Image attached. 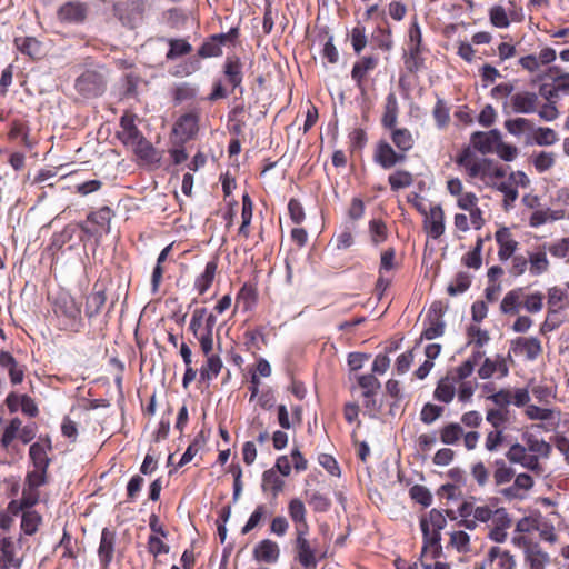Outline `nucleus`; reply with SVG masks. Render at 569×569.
<instances>
[{"label":"nucleus","instance_id":"58836bf2","mask_svg":"<svg viewBox=\"0 0 569 569\" xmlns=\"http://www.w3.org/2000/svg\"><path fill=\"white\" fill-rule=\"evenodd\" d=\"M203 443H204V439L202 438V432H200L194 438V440L189 445V447L182 455V457L178 463V467H182V466L187 465L188 462H190Z\"/></svg>","mask_w":569,"mask_h":569},{"label":"nucleus","instance_id":"2f4dec72","mask_svg":"<svg viewBox=\"0 0 569 569\" xmlns=\"http://www.w3.org/2000/svg\"><path fill=\"white\" fill-rule=\"evenodd\" d=\"M471 280L470 274L467 272H458L455 277V280L449 283L447 288V292L450 296H456L458 293L465 292L470 287Z\"/></svg>","mask_w":569,"mask_h":569},{"label":"nucleus","instance_id":"1a4fd4ad","mask_svg":"<svg viewBox=\"0 0 569 569\" xmlns=\"http://www.w3.org/2000/svg\"><path fill=\"white\" fill-rule=\"evenodd\" d=\"M538 94L530 91H519L511 94L510 104L516 113H532L537 110Z\"/></svg>","mask_w":569,"mask_h":569},{"label":"nucleus","instance_id":"a878e982","mask_svg":"<svg viewBox=\"0 0 569 569\" xmlns=\"http://www.w3.org/2000/svg\"><path fill=\"white\" fill-rule=\"evenodd\" d=\"M169 50L166 54L167 60H176L179 57L191 52V44L183 39H167Z\"/></svg>","mask_w":569,"mask_h":569},{"label":"nucleus","instance_id":"f3484780","mask_svg":"<svg viewBox=\"0 0 569 569\" xmlns=\"http://www.w3.org/2000/svg\"><path fill=\"white\" fill-rule=\"evenodd\" d=\"M121 132L118 133L119 138L124 144H131L140 139L142 133L134 123V117L132 114H123L120 118Z\"/></svg>","mask_w":569,"mask_h":569},{"label":"nucleus","instance_id":"cd10ccee","mask_svg":"<svg viewBox=\"0 0 569 569\" xmlns=\"http://www.w3.org/2000/svg\"><path fill=\"white\" fill-rule=\"evenodd\" d=\"M112 217L113 211L109 207L104 206L98 211L90 212L87 217V220L101 228H106V231L109 232Z\"/></svg>","mask_w":569,"mask_h":569},{"label":"nucleus","instance_id":"37998d69","mask_svg":"<svg viewBox=\"0 0 569 569\" xmlns=\"http://www.w3.org/2000/svg\"><path fill=\"white\" fill-rule=\"evenodd\" d=\"M491 161L488 159H482L479 162H470L465 166L468 171L470 178L481 177L485 178L489 173V167Z\"/></svg>","mask_w":569,"mask_h":569},{"label":"nucleus","instance_id":"13d9d810","mask_svg":"<svg viewBox=\"0 0 569 569\" xmlns=\"http://www.w3.org/2000/svg\"><path fill=\"white\" fill-rule=\"evenodd\" d=\"M266 508L264 506H258L256 510L251 513L249 517L247 523L242 527L241 533L247 535L250 532L253 528L258 526V523L261 521L263 515H264Z\"/></svg>","mask_w":569,"mask_h":569},{"label":"nucleus","instance_id":"ea45409f","mask_svg":"<svg viewBox=\"0 0 569 569\" xmlns=\"http://www.w3.org/2000/svg\"><path fill=\"white\" fill-rule=\"evenodd\" d=\"M198 54L201 58H212L222 54V49L219 42L211 36L198 50Z\"/></svg>","mask_w":569,"mask_h":569},{"label":"nucleus","instance_id":"aec40b11","mask_svg":"<svg viewBox=\"0 0 569 569\" xmlns=\"http://www.w3.org/2000/svg\"><path fill=\"white\" fill-rule=\"evenodd\" d=\"M489 563L495 569H515L516 560L509 551L501 550L499 547L489 549Z\"/></svg>","mask_w":569,"mask_h":569},{"label":"nucleus","instance_id":"b1692460","mask_svg":"<svg viewBox=\"0 0 569 569\" xmlns=\"http://www.w3.org/2000/svg\"><path fill=\"white\" fill-rule=\"evenodd\" d=\"M455 382L456 378H449L448 376L442 378L435 390V398L445 403H449L455 396Z\"/></svg>","mask_w":569,"mask_h":569},{"label":"nucleus","instance_id":"4be33fe9","mask_svg":"<svg viewBox=\"0 0 569 569\" xmlns=\"http://www.w3.org/2000/svg\"><path fill=\"white\" fill-rule=\"evenodd\" d=\"M57 309L61 315L71 320L78 319L81 313L80 306L69 295H63L57 300Z\"/></svg>","mask_w":569,"mask_h":569},{"label":"nucleus","instance_id":"680f3d73","mask_svg":"<svg viewBox=\"0 0 569 569\" xmlns=\"http://www.w3.org/2000/svg\"><path fill=\"white\" fill-rule=\"evenodd\" d=\"M555 163V158L551 152L541 151L535 159V167L539 172L547 171Z\"/></svg>","mask_w":569,"mask_h":569},{"label":"nucleus","instance_id":"5fc2aeb1","mask_svg":"<svg viewBox=\"0 0 569 569\" xmlns=\"http://www.w3.org/2000/svg\"><path fill=\"white\" fill-rule=\"evenodd\" d=\"M526 412L530 419L542 421H549L553 416V411L551 409L540 408L535 405L529 406Z\"/></svg>","mask_w":569,"mask_h":569},{"label":"nucleus","instance_id":"864d4df0","mask_svg":"<svg viewBox=\"0 0 569 569\" xmlns=\"http://www.w3.org/2000/svg\"><path fill=\"white\" fill-rule=\"evenodd\" d=\"M530 127V122L526 118L510 119L505 122V128L509 133L520 136L525 129Z\"/></svg>","mask_w":569,"mask_h":569},{"label":"nucleus","instance_id":"a19ab883","mask_svg":"<svg viewBox=\"0 0 569 569\" xmlns=\"http://www.w3.org/2000/svg\"><path fill=\"white\" fill-rule=\"evenodd\" d=\"M305 513L306 509L300 500L293 499L290 501L289 515L291 519L297 523V528L300 527L302 529V526H305Z\"/></svg>","mask_w":569,"mask_h":569},{"label":"nucleus","instance_id":"bf43d9fd","mask_svg":"<svg viewBox=\"0 0 569 569\" xmlns=\"http://www.w3.org/2000/svg\"><path fill=\"white\" fill-rule=\"evenodd\" d=\"M433 117L439 124V127H443L449 121V109L447 108L443 100L438 99L435 108H433Z\"/></svg>","mask_w":569,"mask_h":569},{"label":"nucleus","instance_id":"c85d7f7f","mask_svg":"<svg viewBox=\"0 0 569 569\" xmlns=\"http://www.w3.org/2000/svg\"><path fill=\"white\" fill-rule=\"evenodd\" d=\"M207 361L206 365L201 368L200 375L202 379H212V377H217L222 368V361L218 355L206 356Z\"/></svg>","mask_w":569,"mask_h":569},{"label":"nucleus","instance_id":"72a5a7b5","mask_svg":"<svg viewBox=\"0 0 569 569\" xmlns=\"http://www.w3.org/2000/svg\"><path fill=\"white\" fill-rule=\"evenodd\" d=\"M397 114H398V106L396 97L391 93L387 98V104L385 114L382 118V123L386 128H392L395 127L397 122Z\"/></svg>","mask_w":569,"mask_h":569},{"label":"nucleus","instance_id":"79ce46f5","mask_svg":"<svg viewBox=\"0 0 569 569\" xmlns=\"http://www.w3.org/2000/svg\"><path fill=\"white\" fill-rule=\"evenodd\" d=\"M443 412V408L432 403H426L421 410L420 418L426 425H431Z\"/></svg>","mask_w":569,"mask_h":569},{"label":"nucleus","instance_id":"f704fd0d","mask_svg":"<svg viewBox=\"0 0 569 569\" xmlns=\"http://www.w3.org/2000/svg\"><path fill=\"white\" fill-rule=\"evenodd\" d=\"M16 46L22 53H26L32 58L40 53V42L34 38H17Z\"/></svg>","mask_w":569,"mask_h":569},{"label":"nucleus","instance_id":"39448f33","mask_svg":"<svg viewBox=\"0 0 569 569\" xmlns=\"http://www.w3.org/2000/svg\"><path fill=\"white\" fill-rule=\"evenodd\" d=\"M46 443L47 448L40 442H34L29 449V456L36 468L34 476L39 477V480L33 482L36 486H42L46 482V472L50 463L47 449L51 450V441L49 437L46 438Z\"/></svg>","mask_w":569,"mask_h":569},{"label":"nucleus","instance_id":"c756f323","mask_svg":"<svg viewBox=\"0 0 569 569\" xmlns=\"http://www.w3.org/2000/svg\"><path fill=\"white\" fill-rule=\"evenodd\" d=\"M530 273L539 276L546 272L549 268V261L546 252L539 251L529 254Z\"/></svg>","mask_w":569,"mask_h":569},{"label":"nucleus","instance_id":"423d86ee","mask_svg":"<svg viewBox=\"0 0 569 569\" xmlns=\"http://www.w3.org/2000/svg\"><path fill=\"white\" fill-rule=\"evenodd\" d=\"M222 72L227 82L232 87V90L240 89V93H242L243 89L241 83L243 80V63L240 58L236 56L227 57L222 67Z\"/></svg>","mask_w":569,"mask_h":569},{"label":"nucleus","instance_id":"de8ad7c7","mask_svg":"<svg viewBox=\"0 0 569 569\" xmlns=\"http://www.w3.org/2000/svg\"><path fill=\"white\" fill-rule=\"evenodd\" d=\"M412 182L411 174L406 171H397L389 176V183L393 190L409 187Z\"/></svg>","mask_w":569,"mask_h":569},{"label":"nucleus","instance_id":"338daca9","mask_svg":"<svg viewBox=\"0 0 569 569\" xmlns=\"http://www.w3.org/2000/svg\"><path fill=\"white\" fill-rule=\"evenodd\" d=\"M495 151L498 153V156L503 159L505 161H512L517 156V148L511 144H507L502 142L500 139V142L497 144Z\"/></svg>","mask_w":569,"mask_h":569},{"label":"nucleus","instance_id":"393cba45","mask_svg":"<svg viewBox=\"0 0 569 569\" xmlns=\"http://www.w3.org/2000/svg\"><path fill=\"white\" fill-rule=\"evenodd\" d=\"M357 381L363 390L362 396L365 398L375 397L381 388L380 381L372 373L358 376Z\"/></svg>","mask_w":569,"mask_h":569},{"label":"nucleus","instance_id":"20e7f679","mask_svg":"<svg viewBox=\"0 0 569 569\" xmlns=\"http://www.w3.org/2000/svg\"><path fill=\"white\" fill-rule=\"evenodd\" d=\"M89 13V6L79 0H72L61 4L57 11V18L64 24L83 23Z\"/></svg>","mask_w":569,"mask_h":569},{"label":"nucleus","instance_id":"0e129e2a","mask_svg":"<svg viewBox=\"0 0 569 569\" xmlns=\"http://www.w3.org/2000/svg\"><path fill=\"white\" fill-rule=\"evenodd\" d=\"M148 549L153 556L169 552V546L154 535H151L148 539Z\"/></svg>","mask_w":569,"mask_h":569},{"label":"nucleus","instance_id":"774afa93","mask_svg":"<svg viewBox=\"0 0 569 569\" xmlns=\"http://www.w3.org/2000/svg\"><path fill=\"white\" fill-rule=\"evenodd\" d=\"M543 296L540 292L532 293L527 297L525 308L529 312H538L542 309Z\"/></svg>","mask_w":569,"mask_h":569},{"label":"nucleus","instance_id":"a18cd8bd","mask_svg":"<svg viewBox=\"0 0 569 569\" xmlns=\"http://www.w3.org/2000/svg\"><path fill=\"white\" fill-rule=\"evenodd\" d=\"M419 54L420 48H418V46H411L409 53L405 56V64L410 72H416L420 69L422 61Z\"/></svg>","mask_w":569,"mask_h":569},{"label":"nucleus","instance_id":"0eeeda50","mask_svg":"<svg viewBox=\"0 0 569 569\" xmlns=\"http://www.w3.org/2000/svg\"><path fill=\"white\" fill-rule=\"evenodd\" d=\"M501 134L499 130L493 129L488 132L476 131L471 134L470 141L475 149L482 154L495 151L497 144L500 142Z\"/></svg>","mask_w":569,"mask_h":569},{"label":"nucleus","instance_id":"09e8293b","mask_svg":"<svg viewBox=\"0 0 569 569\" xmlns=\"http://www.w3.org/2000/svg\"><path fill=\"white\" fill-rule=\"evenodd\" d=\"M490 21L498 28H507L510 23L506 10L501 6H495L491 8Z\"/></svg>","mask_w":569,"mask_h":569},{"label":"nucleus","instance_id":"f257e3e1","mask_svg":"<svg viewBox=\"0 0 569 569\" xmlns=\"http://www.w3.org/2000/svg\"><path fill=\"white\" fill-rule=\"evenodd\" d=\"M447 520L442 511L431 509L427 517L420 519V527L423 536L422 553L430 550L432 557L437 558L441 553L440 531L446 527Z\"/></svg>","mask_w":569,"mask_h":569},{"label":"nucleus","instance_id":"e433bc0d","mask_svg":"<svg viewBox=\"0 0 569 569\" xmlns=\"http://www.w3.org/2000/svg\"><path fill=\"white\" fill-rule=\"evenodd\" d=\"M410 497L418 503L422 505L423 507H429L432 502V496L430 491L420 485H415L410 488Z\"/></svg>","mask_w":569,"mask_h":569},{"label":"nucleus","instance_id":"3c124183","mask_svg":"<svg viewBox=\"0 0 569 569\" xmlns=\"http://www.w3.org/2000/svg\"><path fill=\"white\" fill-rule=\"evenodd\" d=\"M197 90L196 88L189 86L188 83H183L178 86L173 91V99L177 103H181L187 100H191L196 97Z\"/></svg>","mask_w":569,"mask_h":569},{"label":"nucleus","instance_id":"49530a36","mask_svg":"<svg viewBox=\"0 0 569 569\" xmlns=\"http://www.w3.org/2000/svg\"><path fill=\"white\" fill-rule=\"evenodd\" d=\"M495 481L497 485L509 482L513 477V470L506 466L503 460L496 461Z\"/></svg>","mask_w":569,"mask_h":569},{"label":"nucleus","instance_id":"6e6552de","mask_svg":"<svg viewBox=\"0 0 569 569\" xmlns=\"http://www.w3.org/2000/svg\"><path fill=\"white\" fill-rule=\"evenodd\" d=\"M199 116L196 112L182 114L173 126V133L182 142L190 140L198 132Z\"/></svg>","mask_w":569,"mask_h":569},{"label":"nucleus","instance_id":"7c9ffc66","mask_svg":"<svg viewBox=\"0 0 569 569\" xmlns=\"http://www.w3.org/2000/svg\"><path fill=\"white\" fill-rule=\"evenodd\" d=\"M463 435V429L459 423H449L440 432V439L445 445H455Z\"/></svg>","mask_w":569,"mask_h":569},{"label":"nucleus","instance_id":"8fccbe9b","mask_svg":"<svg viewBox=\"0 0 569 569\" xmlns=\"http://www.w3.org/2000/svg\"><path fill=\"white\" fill-rule=\"evenodd\" d=\"M558 140L557 133L550 128H538L535 141L538 146H551Z\"/></svg>","mask_w":569,"mask_h":569},{"label":"nucleus","instance_id":"a211bd4d","mask_svg":"<svg viewBox=\"0 0 569 569\" xmlns=\"http://www.w3.org/2000/svg\"><path fill=\"white\" fill-rule=\"evenodd\" d=\"M515 352L526 355L529 360L536 359L542 351L540 341L535 338H517L512 341Z\"/></svg>","mask_w":569,"mask_h":569},{"label":"nucleus","instance_id":"ddd939ff","mask_svg":"<svg viewBox=\"0 0 569 569\" xmlns=\"http://www.w3.org/2000/svg\"><path fill=\"white\" fill-rule=\"evenodd\" d=\"M375 160L385 169H389L403 161L405 154L397 153L388 142L381 141L377 146Z\"/></svg>","mask_w":569,"mask_h":569},{"label":"nucleus","instance_id":"4d7b16f0","mask_svg":"<svg viewBox=\"0 0 569 569\" xmlns=\"http://www.w3.org/2000/svg\"><path fill=\"white\" fill-rule=\"evenodd\" d=\"M497 189L505 194V200H503L505 209L508 210V208L511 206L512 202L516 201V199L518 197L517 189L513 188L510 182H506V181L498 184Z\"/></svg>","mask_w":569,"mask_h":569},{"label":"nucleus","instance_id":"7ed1b4c3","mask_svg":"<svg viewBox=\"0 0 569 569\" xmlns=\"http://www.w3.org/2000/svg\"><path fill=\"white\" fill-rule=\"evenodd\" d=\"M74 88L83 98H96L106 90V77L99 70H86L77 79Z\"/></svg>","mask_w":569,"mask_h":569},{"label":"nucleus","instance_id":"c03bdc74","mask_svg":"<svg viewBox=\"0 0 569 569\" xmlns=\"http://www.w3.org/2000/svg\"><path fill=\"white\" fill-rule=\"evenodd\" d=\"M528 450L548 457L551 452V446L542 439H537L533 436L527 439Z\"/></svg>","mask_w":569,"mask_h":569},{"label":"nucleus","instance_id":"dca6fc26","mask_svg":"<svg viewBox=\"0 0 569 569\" xmlns=\"http://www.w3.org/2000/svg\"><path fill=\"white\" fill-rule=\"evenodd\" d=\"M107 296L103 288L98 289V283L94 284L93 291L87 296L84 312L88 318H93L101 312L102 307L106 305Z\"/></svg>","mask_w":569,"mask_h":569},{"label":"nucleus","instance_id":"e2e57ef3","mask_svg":"<svg viewBox=\"0 0 569 569\" xmlns=\"http://www.w3.org/2000/svg\"><path fill=\"white\" fill-rule=\"evenodd\" d=\"M527 456V448L520 443H515L506 453L507 459L512 463H521Z\"/></svg>","mask_w":569,"mask_h":569},{"label":"nucleus","instance_id":"052dcab7","mask_svg":"<svg viewBox=\"0 0 569 569\" xmlns=\"http://www.w3.org/2000/svg\"><path fill=\"white\" fill-rule=\"evenodd\" d=\"M568 299V293L566 290L553 287L548 291V305L550 307H558L559 309L563 308V306H559L562 301Z\"/></svg>","mask_w":569,"mask_h":569},{"label":"nucleus","instance_id":"5701e85b","mask_svg":"<svg viewBox=\"0 0 569 569\" xmlns=\"http://www.w3.org/2000/svg\"><path fill=\"white\" fill-rule=\"evenodd\" d=\"M218 264L216 261H209L204 271L196 279L194 286L200 295H203L212 284Z\"/></svg>","mask_w":569,"mask_h":569},{"label":"nucleus","instance_id":"6ab92c4d","mask_svg":"<svg viewBox=\"0 0 569 569\" xmlns=\"http://www.w3.org/2000/svg\"><path fill=\"white\" fill-rule=\"evenodd\" d=\"M525 551V561L529 565V569H545L550 562V557L542 551L538 543L527 546Z\"/></svg>","mask_w":569,"mask_h":569},{"label":"nucleus","instance_id":"412c9836","mask_svg":"<svg viewBox=\"0 0 569 569\" xmlns=\"http://www.w3.org/2000/svg\"><path fill=\"white\" fill-rule=\"evenodd\" d=\"M523 296V289L517 288L509 291L500 303V310L502 313L516 315L519 312L521 306V298Z\"/></svg>","mask_w":569,"mask_h":569},{"label":"nucleus","instance_id":"f8f14e48","mask_svg":"<svg viewBox=\"0 0 569 569\" xmlns=\"http://www.w3.org/2000/svg\"><path fill=\"white\" fill-rule=\"evenodd\" d=\"M116 533L109 528H103L98 549L99 560L103 568H108L113 558Z\"/></svg>","mask_w":569,"mask_h":569},{"label":"nucleus","instance_id":"9d476101","mask_svg":"<svg viewBox=\"0 0 569 569\" xmlns=\"http://www.w3.org/2000/svg\"><path fill=\"white\" fill-rule=\"evenodd\" d=\"M425 230L433 238L438 239L445 232V214L440 206H433L430 211L425 212Z\"/></svg>","mask_w":569,"mask_h":569},{"label":"nucleus","instance_id":"69168bd1","mask_svg":"<svg viewBox=\"0 0 569 569\" xmlns=\"http://www.w3.org/2000/svg\"><path fill=\"white\" fill-rule=\"evenodd\" d=\"M445 322L442 320H436L430 327L426 328L421 335V339L432 340L443 335Z\"/></svg>","mask_w":569,"mask_h":569},{"label":"nucleus","instance_id":"f03ea898","mask_svg":"<svg viewBox=\"0 0 569 569\" xmlns=\"http://www.w3.org/2000/svg\"><path fill=\"white\" fill-rule=\"evenodd\" d=\"M148 4V0H123L116 2L112 10L122 26L134 29L143 21Z\"/></svg>","mask_w":569,"mask_h":569},{"label":"nucleus","instance_id":"2eb2a0df","mask_svg":"<svg viewBox=\"0 0 569 569\" xmlns=\"http://www.w3.org/2000/svg\"><path fill=\"white\" fill-rule=\"evenodd\" d=\"M378 60L375 57H363L360 61L353 64L351 78L357 83L358 89L365 92L363 80L366 74L377 67Z\"/></svg>","mask_w":569,"mask_h":569},{"label":"nucleus","instance_id":"473e14b6","mask_svg":"<svg viewBox=\"0 0 569 569\" xmlns=\"http://www.w3.org/2000/svg\"><path fill=\"white\" fill-rule=\"evenodd\" d=\"M392 142L401 151H408L413 146V139L409 130L407 129H395L392 131Z\"/></svg>","mask_w":569,"mask_h":569},{"label":"nucleus","instance_id":"4468645a","mask_svg":"<svg viewBox=\"0 0 569 569\" xmlns=\"http://www.w3.org/2000/svg\"><path fill=\"white\" fill-rule=\"evenodd\" d=\"M279 555L280 550L278 545L269 539L260 541L253 550L254 559L267 563L277 562V560L279 559Z\"/></svg>","mask_w":569,"mask_h":569},{"label":"nucleus","instance_id":"9b49d317","mask_svg":"<svg viewBox=\"0 0 569 569\" xmlns=\"http://www.w3.org/2000/svg\"><path fill=\"white\" fill-rule=\"evenodd\" d=\"M297 560L303 568L316 569L317 559L311 549L309 541L305 538V531L300 527L297 528Z\"/></svg>","mask_w":569,"mask_h":569},{"label":"nucleus","instance_id":"6e6d98bb","mask_svg":"<svg viewBox=\"0 0 569 569\" xmlns=\"http://www.w3.org/2000/svg\"><path fill=\"white\" fill-rule=\"evenodd\" d=\"M351 43H352L353 50L357 53H360V51L367 46V37L365 33L363 27H356L352 29Z\"/></svg>","mask_w":569,"mask_h":569},{"label":"nucleus","instance_id":"4c0bfd02","mask_svg":"<svg viewBox=\"0 0 569 569\" xmlns=\"http://www.w3.org/2000/svg\"><path fill=\"white\" fill-rule=\"evenodd\" d=\"M130 146L134 147L136 153L140 158L146 159V160H152V158L156 153L154 148L144 137H141L140 139H138L133 143H131Z\"/></svg>","mask_w":569,"mask_h":569},{"label":"nucleus","instance_id":"bb28decb","mask_svg":"<svg viewBox=\"0 0 569 569\" xmlns=\"http://www.w3.org/2000/svg\"><path fill=\"white\" fill-rule=\"evenodd\" d=\"M283 487V480L277 475L274 469L266 470L262 475V489L263 491L271 490L273 496H277Z\"/></svg>","mask_w":569,"mask_h":569},{"label":"nucleus","instance_id":"603ef678","mask_svg":"<svg viewBox=\"0 0 569 569\" xmlns=\"http://www.w3.org/2000/svg\"><path fill=\"white\" fill-rule=\"evenodd\" d=\"M551 256L556 258H565L569 254V238H562L547 247Z\"/></svg>","mask_w":569,"mask_h":569},{"label":"nucleus","instance_id":"c9c22d12","mask_svg":"<svg viewBox=\"0 0 569 569\" xmlns=\"http://www.w3.org/2000/svg\"><path fill=\"white\" fill-rule=\"evenodd\" d=\"M41 517L36 511H24L21 519V529L26 535H33L38 530Z\"/></svg>","mask_w":569,"mask_h":569}]
</instances>
